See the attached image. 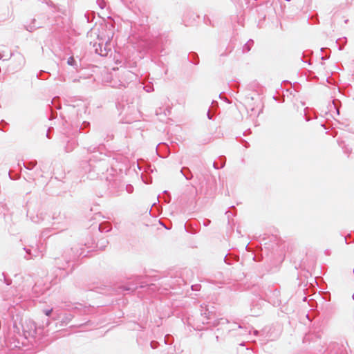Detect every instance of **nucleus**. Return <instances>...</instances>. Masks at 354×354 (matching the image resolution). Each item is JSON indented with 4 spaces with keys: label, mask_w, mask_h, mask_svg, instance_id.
I'll return each mask as SVG.
<instances>
[{
    "label": "nucleus",
    "mask_w": 354,
    "mask_h": 354,
    "mask_svg": "<svg viewBox=\"0 0 354 354\" xmlns=\"http://www.w3.org/2000/svg\"><path fill=\"white\" fill-rule=\"evenodd\" d=\"M254 98L252 97H245L244 99V105L246 109H250L253 111L255 108V103L252 102Z\"/></svg>",
    "instance_id": "1"
},
{
    "label": "nucleus",
    "mask_w": 354,
    "mask_h": 354,
    "mask_svg": "<svg viewBox=\"0 0 354 354\" xmlns=\"http://www.w3.org/2000/svg\"><path fill=\"white\" fill-rule=\"evenodd\" d=\"M53 310L52 309H48V310H45L44 311V314L46 315V316H50L51 313H52Z\"/></svg>",
    "instance_id": "2"
},
{
    "label": "nucleus",
    "mask_w": 354,
    "mask_h": 354,
    "mask_svg": "<svg viewBox=\"0 0 354 354\" xmlns=\"http://www.w3.org/2000/svg\"><path fill=\"white\" fill-rule=\"evenodd\" d=\"M72 61H73V57L69 58V59H68V64H71V62H72Z\"/></svg>",
    "instance_id": "3"
}]
</instances>
